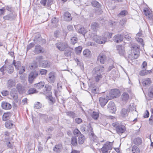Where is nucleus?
<instances>
[{"instance_id": "nucleus-31", "label": "nucleus", "mask_w": 153, "mask_h": 153, "mask_svg": "<svg viewBox=\"0 0 153 153\" xmlns=\"http://www.w3.org/2000/svg\"><path fill=\"white\" fill-rule=\"evenodd\" d=\"M83 53L85 57H88L91 56V53L89 50L86 49L83 51Z\"/></svg>"}, {"instance_id": "nucleus-12", "label": "nucleus", "mask_w": 153, "mask_h": 153, "mask_svg": "<svg viewBox=\"0 0 153 153\" xmlns=\"http://www.w3.org/2000/svg\"><path fill=\"white\" fill-rule=\"evenodd\" d=\"M16 84L15 80L10 79L7 82V86L8 88L10 89L12 87L15 86Z\"/></svg>"}, {"instance_id": "nucleus-5", "label": "nucleus", "mask_w": 153, "mask_h": 153, "mask_svg": "<svg viewBox=\"0 0 153 153\" xmlns=\"http://www.w3.org/2000/svg\"><path fill=\"white\" fill-rule=\"evenodd\" d=\"M93 39L96 42L99 44H105L107 42V39L104 34L102 36L95 35L93 36Z\"/></svg>"}, {"instance_id": "nucleus-41", "label": "nucleus", "mask_w": 153, "mask_h": 153, "mask_svg": "<svg viewBox=\"0 0 153 153\" xmlns=\"http://www.w3.org/2000/svg\"><path fill=\"white\" fill-rule=\"evenodd\" d=\"M91 4L92 5L95 7L99 8L100 7V4L96 1H92Z\"/></svg>"}, {"instance_id": "nucleus-61", "label": "nucleus", "mask_w": 153, "mask_h": 153, "mask_svg": "<svg viewBox=\"0 0 153 153\" xmlns=\"http://www.w3.org/2000/svg\"><path fill=\"white\" fill-rule=\"evenodd\" d=\"M147 74V73L146 72V70H143L140 72V74L141 76H143Z\"/></svg>"}, {"instance_id": "nucleus-46", "label": "nucleus", "mask_w": 153, "mask_h": 153, "mask_svg": "<svg viewBox=\"0 0 153 153\" xmlns=\"http://www.w3.org/2000/svg\"><path fill=\"white\" fill-rule=\"evenodd\" d=\"M78 31L79 33L82 34L84 35L86 32V31L83 27H81L78 30Z\"/></svg>"}, {"instance_id": "nucleus-59", "label": "nucleus", "mask_w": 153, "mask_h": 153, "mask_svg": "<svg viewBox=\"0 0 153 153\" xmlns=\"http://www.w3.org/2000/svg\"><path fill=\"white\" fill-rule=\"evenodd\" d=\"M75 122L77 124H80L82 122V120L79 118H77L75 119Z\"/></svg>"}, {"instance_id": "nucleus-15", "label": "nucleus", "mask_w": 153, "mask_h": 153, "mask_svg": "<svg viewBox=\"0 0 153 153\" xmlns=\"http://www.w3.org/2000/svg\"><path fill=\"white\" fill-rule=\"evenodd\" d=\"M143 13L146 16L148 17V18L150 20L153 19V15L151 10H144Z\"/></svg>"}, {"instance_id": "nucleus-18", "label": "nucleus", "mask_w": 153, "mask_h": 153, "mask_svg": "<svg viewBox=\"0 0 153 153\" xmlns=\"http://www.w3.org/2000/svg\"><path fill=\"white\" fill-rule=\"evenodd\" d=\"M142 142V140L140 137H136L133 139L132 141V143L136 145H140Z\"/></svg>"}, {"instance_id": "nucleus-64", "label": "nucleus", "mask_w": 153, "mask_h": 153, "mask_svg": "<svg viewBox=\"0 0 153 153\" xmlns=\"http://www.w3.org/2000/svg\"><path fill=\"white\" fill-rule=\"evenodd\" d=\"M126 22V20L124 19H122L120 22V24L121 25H123Z\"/></svg>"}, {"instance_id": "nucleus-26", "label": "nucleus", "mask_w": 153, "mask_h": 153, "mask_svg": "<svg viewBox=\"0 0 153 153\" xmlns=\"http://www.w3.org/2000/svg\"><path fill=\"white\" fill-rule=\"evenodd\" d=\"M45 85V83L43 82H40L34 85V87L37 89H40L42 88Z\"/></svg>"}, {"instance_id": "nucleus-11", "label": "nucleus", "mask_w": 153, "mask_h": 153, "mask_svg": "<svg viewBox=\"0 0 153 153\" xmlns=\"http://www.w3.org/2000/svg\"><path fill=\"white\" fill-rule=\"evenodd\" d=\"M11 96L15 101L17 102L18 94L17 91L15 88L12 89L10 92Z\"/></svg>"}, {"instance_id": "nucleus-42", "label": "nucleus", "mask_w": 153, "mask_h": 153, "mask_svg": "<svg viewBox=\"0 0 153 153\" xmlns=\"http://www.w3.org/2000/svg\"><path fill=\"white\" fill-rule=\"evenodd\" d=\"M38 91H37L36 90L33 88H30L27 91V93L28 94H33L35 93H37Z\"/></svg>"}, {"instance_id": "nucleus-19", "label": "nucleus", "mask_w": 153, "mask_h": 153, "mask_svg": "<svg viewBox=\"0 0 153 153\" xmlns=\"http://www.w3.org/2000/svg\"><path fill=\"white\" fill-rule=\"evenodd\" d=\"M1 106L3 108L6 110L10 109L11 108V105L6 102H3L2 103Z\"/></svg>"}, {"instance_id": "nucleus-38", "label": "nucleus", "mask_w": 153, "mask_h": 153, "mask_svg": "<svg viewBox=\"0 0 153 153\" xmlns=\"http://www.w3.org/2000/svg\"><path fill=\"white\" fill-rule=\"evenodd\" d=\"M64 54L65 56L71 57V51L70 50H67L65 51Z\"/></svg>"}, {"instance_id": "nucleus-50", "label": "nucleus", "mask_w": 153, "mask_h": 153, "mask_svg": "<svg viewBox=\"0 0 153 153\" xmlns=\"http://www.w3.org/2000/svg\"><path fill=\"white\" fill-rule=\"evenodd\" d=\"M104 35L105 36L107 40L108 39H109L111 37L112 34L109 32H105Z\"/></svg>"}, {"instance_id": "nucleus-8", "label": "nucleus", "mask_w": 153, "mask_h": 153, "mask_svg": "<svg viewBox=\"0 0 153 153\" xmlns=\"http://www.w3.org/2000/svg\"><path fill=\"white\" fill-rule=\"evenodd\" d=\"M107 52L102 51L98 56L97 60L99 61L101 64H104L106 59Z\"/></svg>"}, {"instance_id": "nucleus-49", "label": "nucleus", "mask_w": 153, "mask_h": 153, "mask_svg": "<svg viewBox=\"0 0 153 153\" xmlns=\"http://www.w3.org/2000/svg\"><path fill=\"white\" fill-rule=\"evenodd\" d=\"M148 95L149 97H153V87H151L149 88Z\"/></svg>"}, {"instance_id": "nucleus-43", "label": "nucleus", "mask_w": 153, "mask_h": 153, "mask_svg": "<svg viewBox=\"0 0 153 153\" xmlns=\"http://www.w3.org/2000/svg\"><path fill=\"white\" fill-rule=\"evenodd\" d=\"M6 70L9 73L11 74L13 71V68L11 65H9L7 67L6 66Z\"/></svg>"}, {"instance_id": "nucleus-62", "label": "nucleus", "mask_w": 153, "mask_h": 153, "mask_svg": "<svg viewBox=\"0 0 153 153\" xmlns=\"http://www.w3.org/2000/svg\"><path fill=\"white\" fill-rule=\"evenodd\" d=\"M47 71L45 69H41L40 70V73L41 75H45L46 74Z\"/></svg>"}, {"instance_id": "nucleus-47", "label": "nucleus", "mask_w": 153, "mask_h": 153, "mask_svg": "<svg viewBox=\"0 0 153 153\" xmlns=\"http://www.w3.org/2000/svg\"><path fill=\"white\" fill-rule=\"evenodd\" d=\"M71 143L74 146H76L77 145V139L76 137H73L72 138Z\"/></svg>"}, {"instance_id": "nucleus-48", "label": "nucleus", "mask_w": 153, "mask_h": 153, "mask_svg": "<svg viewBox=\"0 0 153 153\" xmlns=\"http://www.w3.org/2000/svg\"><path fill=\"white\" fill-rule=\"evenodd\" d=\"M74 134L76 136H79L81 134L80 131L77 128H76L74 130Z\"/></svg>"}, {"instance_id": "nucleus-23", "label": "nucleus", "mask_w": 153, "mask_h": 153, "mask_svg": "<svg viewBox=\"0 0 153 153\" xmlns=\"http://www.w3.org/2000/svg\"><path fill=\"white\" fill-rule=\"evenodd\" d=\"M117 50L120 55L122 56L124 55L125 51L122 45H118L117 46Z\"/></svg>"}, {"instance_id": "nucleus-52", "label": "nucleus", "mask_w": 153, "mask_h": 153, "mask_svg": "<svg viewBox=\"0 0 153 153\" xmlns=\"http://www.w3.org/2000/svg\"><path fill=\"white\" fill-rule=\"evenodd\" d=\"M59 20L58 18L54 17L51 20V22L52 23L56 25L58 22Z\"/></svg>"}, {"instance_id": "nucleus-63", "label": "nucleus", "mask_w": 153, "mask_h": 153, "mask_svg": "<svg viewBox=\"0 0 153 153\" xmlns=\"http://www.w3.org/2000/svg\"><path fill=\"white\" fill-rule=\"evenodd\" d=\"M149 113L148 110H146V113L143 116V117L145 118H146L149 117Z\"/></svg>"}, {"instance_id": "nucleus-45", "label": "nucleus", "mask_w": 153, "mask_h": 153, "mask_svg": "<svg viewBox=\"0 0 153 153\" xmlns=\"http://www.w3.org/2000/svg\"><path fill=\"white\" fill-rule=\"evenodd\" d=\"M82 48L79 46L78 47L76 48L75 49V52L77 54H79L81 53L82 50Z\"/></svg>"}, {"instance_id": "nucleus-14", "label": "nucleus", "mask_w": 153, "mask_h": 153, "mask_svg": "<svg viewBox=\"0 0 153 153\" xmlns=\"http://www.w3.org/2000/svg\"><path fill=\"white\" fill-rule=\"evenodd\" d=\"M55 79L54 74L53 72H51L48 75L47 78L48 81L50 83H53Z\"/></svg>"}, {"instance_id": "nucleus-10", "label": "nucleus", "mask_w": 153, "mask_h": 153, "mask_svg": "<svg viewBox=\"0 0 153 153\" xmlns=\"http://www.w3.org/2000/svg\"><path fill=\"white\" fill-rule=\"evenodd\" d=\"M107 109L111 113H114L116 111V109L115 104L113 102H110L108 104Z\"/></svg>"}, {"instance_id": "nucleus-16", "label": "nucleus", "mask_w": 153, "mask_h": 153, "mask_svg": "<svg viewBox=\"0 0 153 153\" xmlns=\"http://www.w3.org/2000/svg\"><path fill=\"white\" fill-rule=\"evenodd\" d=\"M123 39V37L121 35L118 34L116 35L114 37V41L117 43L122 42Z\"/></svg>"}, {"instance_id": "nucleus-57", "label": "nucleus", "mask_w": 153, "mask_h": 153, "mask_svg": "<svg viewBox=\"0 0 153 153\" xmlns=\"http://www.w3.org/2000/svg\"><path fill=\"white\" fill-rule=\"evenodd\" d=\"M34 44L33 43H30L27 46V50L28 51L32 47L34 46Z\"/></svg>"}, {"instance_id": "nucleus-51", "label": "nucleus", "mask_w": 153, "mask_h": 153, "mask_svg": "<svg viewBox=\"0 0 153 153\" xmlns=\"http://www.w3.org/2000/svg\"><path fill=\"white\" fill-rule=\"evenodd\" d=\"M78 40L76 37H73L71 39V43L73 45H74L77 42Z\"/></svg>"}, {"instance_id": "nucleus-17", "label": "nucleus", "mask_w": 153, "mask_h": 153, "mask_svg": "<svg viewBox=\"0 0 153 153\" xmlns=\"http://www.w3.org/2000/svg\"><path fill=\"white\" fill-rule=\"evenodd\" d=\"M62 149V145L61 144H59L55 146L53 149V150L56 152L59 153L61 152Z\"/></svg>"}, {"instance_id": "nucleus-36", "label": "nucleus", "mask_w": 153, "mask_h": 153, "mask_svg": "<svg viewBox=\"0 0 153 153\" xmlns=\"http://www.w3.org/2000/svg\"><path fill=\"white\" fill-rule=\"evenodd\" d=\"M128 110L127 108H123L122 109L121 114L123 116L126 117L128 115Z\"/></svg>"}, {"instance_id": "nucleus-3", "label": "nucleus", "mask_w": 153, "mask_h": 153, "mask_svg": "<svg viewBox=\"0 0 153 153\" xmlns=\"http://www.w3.org/2000/svg\"><path fill=\"white\" fill-rule=\"evenodd\" d=\"M112 142L107 141L104 144L101 149L102 153H109L113 148Z\"/></svg>"}, {"instance_id": "nucleus-27", "label": "nucleus", "mask_w": 153, "mask_h": 153, "mask_svg": "<svg viewBox=\"0 0 153 153\" xmlns=\"http://www.w3.org/2000/svg\"><path fill=\"white\" fill-rule=\"evenodd\" d=\"M121 98L124 102H126L129 98L128 94L126 92H124L121 95Z\"/></svg>"}, {"instance_id": "nucleus-39", "label": "nucleus", "mask_w": 153, "mask_h": 153, "mask_svg": "<svg viewBox=\"0 0 153 153\" xmlns=\"http://www.w3.org/2000/svg\"><path fill=\"white\" fill-rule=\"evenodd\" d=\"M42 107V104L38 102H36L34 104V108L39 109L41 108Z\"/></svg>"}, {"instance_id": "nucleus-22", "label": "nucleus", "mask_w": 153, "mask_h": 153, "mask_svg": "<svg viewBox=\"0 0 153 153\" xmlns=\"http://www.w3.org/2000/svg\"><path fill=\"white\" fill-rule=\"evenodd\" d=\"M16 17V15L13 13L10 14L4 17V19L5 20H12L14 19Z\"/></svg>"}, {"instance_id": "nucleus-21", "label": "nucleus", "mask_w": 153, "mask_h": 153, "mask_svg": "<svg viewBox=\"0 0 153 153\" xmlns=\"http://www.w3.org/2000/svg\"><path fill=\"white\" fill-rule=\"evenodd\" d=\"M99 100L100 104L102 107H104L108 102L107 99L102 97H100Z\"/></svg>"}, {"instance_id": "nucleus-58", "label": "nucleus", "mask_w": 153, "mask_h": 153, "mask_svg": "<svg viewBox=\"0 0 153 153\" xmlns=\"http://www.w3.org/2000/svg\"><path fill=\"white\" fill-rule=\"evenodd\" d=\"M124 37L125 39H127L128 40H130L131 39V37L127 33H126L124 34Z\"/></svg>"}, {"instance_id": "nucleus-32", "label": "nucleus", "mask_w": 153, "mask_h": 153, "mask_svg": "<svg viewBox=\"0 0 153 153\" xmlns=\"http://www.w3.org/2000/svg\"><path fill=\"white\" fill-rule=\"evenodd\" d=\"M42 48L40 45H37L35 46L34 52L35 53L37 54L42 52Z\"/></svg>"}, {"instance_id": "nucleus-6", "label": "nucleus", "mask_w": 153, "mask_h": 153, "mask_svg": "<svg viewBox=\"0 0 153 153\" xmlns=\"http://www.w3.org/2000/svg\"><path fill=\"white\" fill-rule=\"evenodd\" d=\"M120 95L119 91L116 89L111 90L110 91L109 94L107 95V98L109 100H111L114 98L117 97Z\"/></svg>"}, {"instance_id": "nucleus-29", "label": "nucleus", "mask_w": 153, "mask_h": 153, "mask_svg": "<svg viewBox=\"0 0 153 153\" xmlns=\"http://www.w3.org/2000/svg\"><path fill=\"white\" fill-rule=\"evenodd\" d=\"M51 86L48 85H45L43 92V94L45 95L47 94L49 91L51 90Z\"/></svg>"}, {"instance_id": "nucleus-7", "label": "nucleus", "mask_w": 153, "mask_h": 153, "mask_svg": "<svg viewBox=\"0 0 153 153\" xmlns=\"http://www.w3.org/2000/svg\"><path fill=\"white\" fill-rule=\"evenodd\" d=\"M55 45L56 48L61 51H63L68 47V44L65 42H58Z\"/></svg>"}, {"instance_id": "nucleus-1", "label": "nucleus", "mask_w": 153, "mask_h": 153, "mask_svg": "<svg viewBox=\"0 0 153 153\" xmlns=\"http://www.w3.org/2000/svg\"><path fill=\"white\" fill-rule=\"evenodd\" d=\"M103 67L102 65H99L95 67L92 71L93 76L96 82H99L103 76L101 73L103 71Z\"/></svg>"}, {"instance_id": "nucleus-25", "label": "nucleus", "mask_w": 153, "mask_h": 153, "mask_svg": "<svg viewBox=\"0 0 153 153\" xmlns=\"http://www.w3.org/2000/svg\"><path fill=\"white\" fill-rule=\"evenodd\" d=\"M151 83V81L149 78H146L143 79L142 82L143 85L144 86H149Z\"/></svg>"}, {"instance_id": "nucleus-56", "label": "nucleus", "mask_w": 153, "mask_h": 153, "mask_svg": "<svg viewBox=\"0 0 153 153\" xmlns=\"http://www.w3.org/2000/svg\"><path fill=\"white\" fill-rule=\"evenodd\" d=\"M18 70H19V74H22L24 73L25 71V67L23 66H22L20 69H18Z\"/></svg>"}, {"instance_id": "nucleus-24", "label": "nucleus", "mask_w": 153, "mask_h": 153, "mask_svg": "<svg viewBox=\"0 0 153 153\" xmlns=\"http://www.w3.org/2000/svg\"><path fill=\"white\" fill-rule=\"evenodd\" d=\"M87 131L89 132V134H91L93 137H96L93 132V129L91 126L90 124H89L87 126Z\"/></svg>"}, {"instance_id": "nucleus-13", "label": "nucleus", "mask_w": 153, "mask_h": 153, "mask_svg": "<svg viewBox=\"0 0 153 153\" xmlns=\"http://www.w3.org/2000/svg\"><path fill=\"white\" fill-rule=\"evenodd\" d=\"M16 88L19 93L20 94H22L25 92V88L20 83L17 84Z\"/></svg>"}, {"instance_id": "nucleus-4", "label": "nucleus", "mask_w": 153, "mask_h": 153, "mask_svg": "<svg viewBox=\"0 0 153 153\" xmlns=\"http://www.w3.org/2000/svg\"><path fill=\"white\" fill-rule=\"evenodd\" d=\"M112 125L115 128L117 133L119 134L123 133L126 130L125 126L121 123H114L112 124Z\"/></svg>"}, {"instance_id": "nucleus-53", "label": "nucleus", "mask_w": 153, "mask_h": 153, "mask_svg": "<svg viewBox=\"0 0 153 153\" xmlns=\"http://www.w3.org/2000/svg\"><path fill=\"white\" fill-rule=\"evenodd\" d=\"M136 40L138 42H139L143 46L144 45V44L143 43V40L142 39L140 38H136Z\"/></svg>"}, {"instance_id": "nucleus-33", "label": "nucleus", "mask_w": 153, "mask_h": 153, "mask_svg": "<svg viewBox=\"0 0 153 153\" xmlns=\"http://www.w3.org/2000/svg\"><path fill=\"white\" fill-rule=\"evenodd\" d=\"M85 140V137L84 135L81 134L78 137V142L79 144H82L84 142Z\"/></svg>"}, {"instance_id": "nucleus-40", "label": "nucleus", "mask_w": 153, "mask_h": 153, "mask_svg": "<svg viewBox=\"0 0 153 153\" xmlns=\"http://www.w3.org/2000/svg\"><path fill=\"white\" fill-rule=\"evenodd\" d=\"M99 116V113L97 112L94 111L92 113L91 117L94 120L97 119Z\"/></svg>"}, {"instance_id": "nucleus-37", "label": "nucleus", "mask_w": 153, "mask_h": 153, "mask_svg": "<svg viewBox=\"0 0 153 153\" xmlns=\"http://www.w3.org/2000/svg\"><path fill=\"white\" fill-rule=\"evenodd\" d=\"M5 126L6 128H10L12 127L13 124L12 122L11 121H7L5 123Z\"/></svg>"}, {"instance_id": "nucleus-55", "label": "nucleus", "mask_w": 153, "mask_h": 153, "mask_svg": "<svg viewBox=\"0 0 153 153\" xmlns=\"http://www.w3.org/2000/svg\"><path fill=\"white\" fill-rule=\"evenodd\" d=\"M128 14V12L126 10H123L120 12L119 14V15L125 16Z\"/></svg>"}, {"instance_id": "nucleus-9", "label": "nucleus", "mask_w": 153, "mask_h": 153, "mask_svg": "<svg viewBox=\"0 0 153 153\" xmlns=\"http://www.w3.org/2000/svg\"><path fill=\"white\" fill-rule=\"evenodd\" d=\"M38 73L36 71H33L30 72L28 75V80L29 82L31 84L33 83L34 79L38 75Z\"/></svg>"}, {"instance_id": "nucleus-44", "label": "nucleus", "mask_w": 153, "mask_h": 153, "mask_svg": "<svg viewBox=\"0 0 153 153\" xmlns=\"http://www.w3.org/2000/svg\"><path fill=\"white\" fill-rule=\"evenodd\" d=\"M66 114L68 116L73 118L76 116V114L72 111H68L66 112Z\"/></svg>"}, {"instance_id": "nucleus-34", "label": "nucleus", "mask_w": 153, "mask_h": 153, "mask_svg": "<svg viewBox=\"0 0 153 153\" xmlns=\"http://www.w3.org/2000/svg\"><path fill=\"white\" fill-rule=\"evenodd\" d=\"M131 151L132 153H140V152L139 148L134 145L132 146Z\"/></svg>"}, {"instance_id": "nucleus-28", "label": "nucleus", "mask_w": 153, "mask_h": 153, "mask_svg": "<svg viewBox=\"0 0 153 153\" xmlns=\"http://www.w3.org/2000/svg\"><path fill=\"white\" fill-rule=\"evenodd\" d=\"M11 115V114L10 112H7L4 113L3 115L2 120L4 121H6L8 120Z\"/></svg>"}, {"instance_id": "nucleus-20", "label": "nucleus", "mask_w": 153, "mask_h": 153, "mask_svg": "<svg viewBox=\"0 0 153 153\" xmlns=\"http://www.w3.org/2000/svg\"><path fill=\"white\" fill-rule=\"evenodd\" d=\"M64 19L67 21H69L72 19L71 14L68 12H66L64 13Z\"/></svg>"}, {"instance_id": "nucleus-60", "label": "nucleus", "mask_w": 153, "mask_h": 153, "mask_svg": "<svg viewBox=\"0 0 153 153\" xmlns=\"http://www.w3.org/2000/svg\"><path fill=\"white\" fill-rule=\"evenodd\" d=\"M5 70H6V65H3L0 68V71L2 72L3 74H4V71Z\"/></svg>"}, {"instance_id": "nucleus-35", "label": "nucleus", "mask_w": 153, "mask_h": 153, "mask_svg": "<svg viewBox=\"0 0 153 153\" xmlns=\"http://www.w3.org/2000/svg\"><path fill=\"white\" fill-rule=\"evenodd\" d=\"M99 25L96 22H94L92 23L91 25V28L94 31H96Z\"/></svg>"}, {"instance_id": "nucleus-54", "label": "nucleus", "mask_w": 153, "mask_h": 153, "mask_svg": "<svg viewBox=\"0 0 153 153\" xmlns=\"http://www.w3.org/2000/svg\"><path fill=\"white\" fill-rule=\"evenodd\" d=\"M1 93L3 96H6L9 94V92L7 90H4L1 92Z\"/></svg>"}, {"instance_id": "nucleus-30", "label": "nucleus", "mask_w": 153, "mask_h": 153, "mask_svg": "<svg viewBox=\"0 0 153 153\" xmlns=\"http://www.w3.org/2000/svg\"><path fill=\"white\" fill-rule=\"evenodd\" d=\"M12 65H14L15 67V68L16 69H20V68L22 67V66H21V63L19 61H17L16 62H15V61L14 60Z\"/></svg>"}, {"instance_id": "nucleus-2", "label": "nucleus", "mask_w": 153, "mask_h": 153, "mask_svg": "<svg viewBox=\"0 0 153 153\" xmlns=\"http://www.w3.org/2000/svg\"><path fill=\"white\" fill-rule=\"evenodd\" d=\"M131 52L128 56L131 60L137 59L139 56L140 46L134 43L131 45Z\"/></svg>"}]
</instances>
